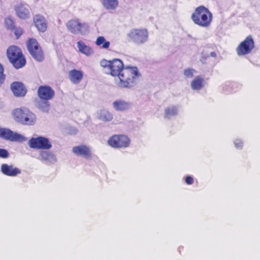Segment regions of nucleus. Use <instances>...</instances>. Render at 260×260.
<instances>
[{"label":"nucleus","mask_w":260,"mask_h":260,"mask_svg":"<svg viewBox=\"0 0 260 260\" xmlns=\"http://www.w3.org/2000/svg\"><path fill=\"white\" fill-rule=\"evenodd\" d=\"M141 76L137 67L126 66L118 75V85L121 88H131L134 86L138 79Z\"/></svg>","instance_id":"nucleus-1"},{"label":"nucleus","mask_w":260,"mask_h":260,"mask_svg":"<svg viewBox=\"0 0 260 260\" xmlns=\"http://www.w3.org/2000/svg\"><path fill=\"white\" fill-rule=\"evenodd\" d=\"M211 12L203 6H200L194 10L191 18L193 22L202 27H209L212 20Z\"/></svg>","instance_id":"nucleus-2"},{"label":"nucleus","mask_w":260,"mask_h":260,"mask_svg":"<svg viewBox=\"0 0 260 260\" xmlns=\"http://www.w3.org/2000/svg\"><path fill=\"white\" fill-rule=\"evenodd\" d=\"M7 56L15 69L21 68L26 64V59L21 49L16 46L12 45L8 48Z\"/></svg>","instance_id":"nucleus-3"},{"label":"nucleus","mask_w":260,"mask_h":260,"mask_svg":"<svg viewBox=\"0 0 260 260\" xmlns=\"http://www.w3.org/2000/svg\"><path fill=\"white\" fill-rule=\"evenodd\" d=\"M13 115L16 121L22 124L32 125L35 122V115L27 109H16L13 111Z\"/></svg>","instance_id":"nucleus-4"},{"label":"nucleus","mask_w":260,"mask_h":260,"mask_svg":"<svg viewBox=\"0 0 260 260\" xmlns=\"http://www.w3.org/2000/svg\"><path fill=\"white\" fill-rule=\"evenodd\" d=\"M100 65L104 69H108L109 74L113 77H118L124 68L123 62L119 59H114L111 60L103 59L100 61Z\"/></svg>","instance_id":"nucleus-5"},{"label":"nucleus","mask_w":260,"mask_h":260,"mask_svg":"<svg viewBox=\"0 0 260 260\" xmlns=\"http://www.w3.org/2000/svg\"><path fill=\"white\" fill-rule=\"evenodd\" d=\"M131 141L128 137L123 134H116L111 136L108 140V144L116 149L125 148L131 145Z\"/></svg>","instance_id":"nucleus-6"},{"label":"nucleus","mask_w":260,"mask_h":260,"mask_svg":"<svg viewBox=\"0 0 260 260\" xmlns=\"http://www.w3.org/2000/svg\"><path fill=\"white\" fill-rule=\"evenodd\" d=\"M37 93L40 100L45 104L46 109H43V111H47L50 107L48 102L55 96L54 90L48 85H41L38 89Z\"/></svg>","instance_id":"nucleus-7"},{"label":"nucleus","mask_w":260,"mask_h":260,"mask_svg":"<svg viewBox=\"0 0 260 260\" xmlns=\"http://www.w3.org/2000/svg\"><path fill=\"white\" fill-rule=\"evenodd\" d=\"M128 40L137 45L146 42L148 38V32L145 28H134L127 34Z\"/></svg>","instance_id":"nucleus-8"},{"label":"nucleus","mask_w":260,"mask_h":260,"mask_svg":"<svg viewBox=\"0 0 260 260\" xmlns=\"http://www.w3.org/2000/svg\"><path fill=\"white\" fill-rule=\"evenodd\" d=\"M28 51L34 59L38 61H42L44 59L43 51L38 43L34 38H29L27 42Z\"/></svg>","instance_id":"nucleus-9"},{"label":"nucleus","mask_w":260,"mask_h":260,"mask_svg":"<svg viewBox=\"0 0 260 260\" xmlns=\"http://www.w3.org/2000/svg\"><path fill=\"white\" fill-rule=\"evenodd\" d=\"M255 47L254 41L251 35L247 36L236 48L239 56H244L251 52Z\"/></svg>","instance_id":"nucleus-10"},{"label":"nucleus","mask_w":260,"mask_h":260,"mask_svg":"<svg viewBox=\"0 0 260 260\" xmlns=\"http://www.w3.org/2000/svg\"><path fill=\"white\" fill-rule=\"evenodd\" d=\"M28 144L31 148L36 149L48 150L52 147L49 139L43 137L32 138L29 140Z\"/></svg>","instance_id":"nucleus-11"},{"label":"nucleus","mask_w":260,"mask_h":260,"mask_svg":"<svg viewBox=\"0 0 260 260\" xmlns=\"http://www.w3.org/2000/svg\"><path fill=\"white\" fill-rule=\"evenodd\" d=\"M66 25L69 30L74 34H83L88 28L86 23H81L77 18L69 20Z\"/></svg>","instance_id":"nucleus-12"},{"label":"nucleus","mask_w":260,"mask_h":260,"mask_svg":"<svg viewBox=\"0 0 260 260\" xmlns=\"http://www.w3.org/2000/svg\"><path fill=\"white\" fill-rule=\"evenodd\" d=\"M0 137L10 141L23 142L25 140V138L20 134L14 133L9 129L0 127Z\"/></svg>","instance_id":"nucleus-13"},{"label":"nucleus","mask_w":260,"mask_h":260,"mask_svg":"<svg viewBox=\"0 0 260 260\" xmlns=\"http://www.w3.org/2000/svg\"><path fill=\"white\" fill-rule=\"evenodd\" d=\"M72 152L77 156H83L86 158L91 157L92 153L90 148L85 145L75 146L72 149Z\"/></svg>","instance_id":"nucleus-14"},{"label":"nucleus","mask_w":260,"mask_h":260,"mask_svg":"<svg viewBox=\"0 0 260 260\" xmlns=\"http://www.w3.org/2000/svg\"><path fill=\"white\" fill-rule=\"evenodd\" d=\"M1 171L4 174L12 177L16 176L21 172L19 169L14 167L13 165H8L6 164L2 165Z\"/></svg>","instance_id":"nucleus-15"},{"label":"nucleus","mask_w":260,"mask_h":260,"mask_svg":"<svg viewBox=\"0 0 260 260\" xmlns=\"http://www.w3.org/2000/svg\"><path fill=\"white\" fill-rule=\"evenodd\" d=\"M11 88L14 95L17 96H23L26 93V88L21 82H13L11 85Z\"/></svg>","instance_id":"nucleus-16"},{"label":"nucleus","mask_w":260,"mask_h":260,"mask_svg":"<svg viewBox=\"0 0 260 260\" xmlns=\"http://www.w3.org/2000/svg\"><path fill=\"white\" fill-rule=\"evenodd\" d=\"M35 26L39 31L45 32L47 28V24L45 18L41 15H36L34 18Z\"/></svg>","instance_id":"nucleus-17"},{"label":"nucleus","mask_w":260,"mask_h":260,"mask_svg":"<svg viewBox=\"0 0 260 260\" xmlns=\"http://www.w3.org/2000/svg\"><path fill=\"white\" fill-rule=\"evenodd\" d=\"M69 77L72 83L78 84L83 79V73L80 70L73 69L69 72Z\"/></svg>","instance_id":"nucleus-18"},{"label":"nucleus","mask_w":260,"mask_h":260,"mask_svg":"<svg viewBox=\"0 0 260 260\" xmlns=\"http://www.w3.org/2000/svg\"><path fill=\"white\" fill-rule=\"evenodd\" d=\"M15 10L17 16L20 19H25L29 17V11L28 9L23 4L17 6Z\"/></svg>","instance_id":"nucleus-19"},{"label":"nucleus","mask_w":260,"mask_h":260,"mask_svg":"<svg viewBox=\"0 0 260 260\" xmlns=\"http://www.w3.org/2000/svg\"><path fill=\"white\" fill-rule=\"evenodd\" d=\"M114 108L117 111H125L129 109L130 104L129 103L122 100H117L113 102Z\"/></svg>","instance_id":"nucleus-20"},{"label":"nucleus","mask_w":260,"mask_h":260,"mask_svg":"<svg viewBox=\"0 0 260 260\" xmlns=\"http://www.w3.org/2000/svg\"><path fill=\"white\" fill-rule=\"evenodd\" d=\"M77 46L79 51L83 54L86 55H90L93 53V50L92 49L88 46L86 45L81 41L78 42Z\"/></svg>","instance_id":"nucleus-21"},{"label":"nucleus","mask_w":260,"mask_h":260,"mask_svg":"<svg viewBox=\"0 0 260 260\" xmlns=\"http://www.w3.org/2000/svg\"><path fill=\"white\" fill-rule=\"evenodd\" d=\"M95 44L102 49H108L110 46V42L106 41L103 36H100L97 38Z\"/></svg>","instance_id":"nucleus-22"},{"label":"nucleus","mask_w":260,"mask_h":260,"mask_svg":"<svg viewBox=\"0 0 260 260\" xmlns=\"http://www.w3.org/2000/svg\"><path fill=\"white\" fill-rule=\"evenodd\" d=\"M204 85V79L200 76L196 77L191 82V86L194 90H199Z\"/></svg>","instance_id":"nucleus-23"},{"label":"nucleus","mask_w":260,"mask_h":260,"mask_svg":"<svg viewBox=\"0 0 260 260\" xmlns=\"http://www.w3.org/2000/svg\"><path fill=\"white\" fill-rule=\"evenodd\" d=\"M40 159L45 161H50L55 159V156L50 152L43 151L40 153Z\"/></svg>","instance_id":"nucleus-24"},{"label":"nucleus","mask_w":260,"mask_h":260,"mask_svg":"<svg viewBox=\"0 0 260 260\" xmlns=\"http://www.w3.org/2000/svg\"><path fill=\"white\" fill-rule=\"evenodd\" d=\"M103 6L108 9H114L118 5V0H102Z\"/></svg>","instance_id":"nucleus-25"},{"label":"nucleus","mask_w":260,"mask_h":260,"mask_svg":"<svg viewBox=\"0 0 260 260\" xmlns=\"http://www.w3.org/2000/svg\"><path fill=\"white\" fill-rule=\"evenodd\" d=\"M99 119L105 122L110 121L113 119V115L110 112L103 110L100 113Z\"/></svg>","instance_id":"nucleus-26"},{"label":"nucleus","mask_w":260,"mask_h":260,"mask_svg":"<svg viewBox=\"0 0 260 260\" xmlns=\"http://www.w3.org/2000/svg\"><path fill=\"white\" fill-rule=\"evenodd\" d=\"M177 109L175 107L168 108L165 110V118H170L171 117L175 116L177 114Z\"/></svg>","instance_id":"nucleus-27"},{"label":"nucleus","mask_w":260,"mask_h":260,"mask_svg":"<svg viewBox=\"0 0 260 260\" xmlns=\"http://www.w3.org/2000/svg\"><path fill=\"white\" fill-rule=\"evenodd\" d=\"M5 23L7 28L10 30H13L14 28L16 26L15 22L10 17L5 18Z\"/></svg>","instance_id":"nucleus-28"},{"label":"nucleus","mask_w":260,"mask_h":260,"mask_svg":"<svg viewBox=\"0 0 260 260\" xmlns=\"http://www.w3.org/2000/svg\"><path fill=\"white\" fill-rule=\"evenodd\" d=\"M12 31L14 32L17 39H19L24 32V30L22 28L19 26L17 27L16 26L15 27V28H14L13 30Z\"/></svg>","instance_id":"nucleus-29"},{"label":"nucleus","mask_w":260,"mask_h":260,"mask_svg":"<svg viewBox=\"0 0 260 260\" xmlns=\"http://www.w3.org/2000/svg\"><path fill=\"white\" fill-rule=\"evenodd\" d=\"M195 70L192 69H187L184 70V74L187 77H192Z\"/></svg>","instance_id":"nucleus-30"},{"label":"nucleus","mask_w":260,"mask_h":260,"mask_svg":"<svg viewBox=\"0 0 260 260\" xmlns=\"http://www.w3.org/2000/svg\"><path fill=\"white\" fill-rule=\"evenodd\" d=\"M5 75L4 74V68L0 64V85L4 82Z\"/></svg>","instance_id":"nucleus-31"},{"label":"nucleus","mask_w":260,"mask_h":260,"mask_svg":"<svg viewBox=\"0 0 260 260\" xmlns=\"http://www.w3.org/2000/svg\"><path fill=\"white\" fill-rule=\"evenodd\" d=\"M9 156V153L7 150L4 149H0V157L2 158H7Z\"/></svg>","instance_id":"nucleus-32"},{"label":"nucleus","mask_w":260,"mask_h":260,"mask_svg":"<svg viewBox=\"0 0 260 260\" xmlns=\"http://www.w3.org/2000/svg\"><path fill=\"white\" fill-rule=\"evenodd\" d=\"M185 181L187 184H192L193 183V178L191 176H187L185 178Z\"/></svg>","instance_id":"nucleus-33"},{"label":"nucleus","mask_w":260,"mask_h":260,"mask_svg":"<svg viewBox=\"0 0 260 260\" xmlns=\"http://www.w3.org/2000/svg\"><path fill=\"white\" fill-rule=\"evenodd\" d=\"M235 145L236 147L238 148H241L243 146V143L241 141L239 140H237L235 142Z\"/></svg>","instance_id":"nucleus-34"},{"label":"nucleus","mask_w":260,"mask_h":260,"mask_svg":"<svg viewBox=\"0 0 260 260\" xmlns=\"http://www.w3.org/2000/svg\"><path fill=\"white\" fill-rule=\"evenodd\" d=\"M211 55L212 56L215 57V56H216V53H215V52H211Z\"/></svg>","instance_id":"nucleus-35"}]
</instances>
